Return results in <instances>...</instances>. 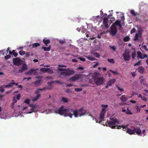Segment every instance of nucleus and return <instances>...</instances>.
<instances>
[{
	"mask_svg": "<svg viewBox=\"0 0 148 148\" xmlns=\"http://www.w3.org/2000/svg\"><path fill=\"white\" fill-rule=\"evenodd\" d=\"M55 112L56 114H58L60 115H63L65 116H69L71 118H72L73 115L75 117H77L78 115L79 116L82 115H84L85 113H83L81 114H78L77 111V110H75L73 109H67L64 108V106H62L58 109L55 111Z\"/></svg>",
	"mask_w": 148,
	"mask_h": 148,
	"instance_id": "obj_1",
	"label": "nucleus"
},
{
	"mask_svg": "<svg viewBox=\"0 0 148 148\" xmlns=\"http://www.w3.org/2000/svg\"><path fill=\"white\" fill-rule=\"evenodd\" d=\"M99 73H94L92 75L93 78L96 84L97 85L103 84L105 82V79L102 77H99Z\"/></svg>",
	"mask_w": 148,
	"mask_h": 148,
	"instance_id": "obj_2",
	"label": "nucleus"
},
{
	"mask_svg": "<svg viewBox=\"0 0 148 148\" xmlns=\"http://www.w3.org/2000/svg\"><path fill=\"white\" fill-rule=\"evenodd\" d=\"M110 121L108 122L107 121L106 123V124L110 127L112 129H117L118 127V125L113 126L116 124H119V123L116 119H114L113 118H110Z\"/></svg>",
	"mask_w": 148,
	"mask_h": 148,
	"instance_id": "obj_3",
	"label": "nucleus"
},
{
	"mask_svg": "<svg viewBox=\"0 0 148 148\" xmlns=\"http://www.w3.org/2000/svg\"><path fill=\"white\" fill-rule=\"evenodd\" d=\"M65 71L61 72L60 73V75H63L64 77H67L72 75L75 73V72L73 69H70L69 68L65 70Z\"/></svg>",
	"mask_w": 148,
	"mask_h": 148,
	"instance_id": "obj_4",
	"label": "nucleus"
},
{
	"mask_svg": "<svg viewBox=\"0 0 148 148\" xmlns=\"http://www.w3.org/2000/svg\"><path fill=\"white\" fill-rule=\"evenodd\" d=\"M122 56L125 61H129L130 59V56L128 52L125 51L123 54Z\"/></svg>",
	"mask_w": 148,
	"mask_h": 148,
	"instance_id": "obj_5",
	"label": "nucleus"
},
{
	"mask_svg": "<svg viewBox=\"0 0 148 148\" xmlns=\"http://www.w3.org/2000/svg\"><path fill=\"white\" fill-rule=\"evenodd\" d=\"M14 64L17 66H19L20 64L21 60L18 58H14L13 59Z\"/></svg>",
	"mask_w": 148,
	"mask_h": 148,
	"instance_id": "obj_6",
	"label": "nucleus"
},
{
	"mask_svg": "<svg viewBox=\"0 0 148 148\" xmlns=\"http://www.w3.org/2000/svg\"><path fill=\"white\" fill-rule=\"evenodd\" d=\"M111 32L112 35L114 36L116 33L117 32V28L116 26L112 25L110 27Z\"/></svg>",
	"mask_w": 148,
	"mask_h": 148,
	"instance_id": "obj_7",
	"label": "nucleus"
},
{
	"mask_svg": "<svg viewBox=\"0 0 148 148\" xmlns=\"http://www.w3.org/2000/svg\"><path fill=\"white\" fill-rule=\"evenodd\" d=\"M138 57L141 59H144L145 58H147L148 57V55L145 53H144L143 55L140 52H138Z\"/></svg>",
	"mask_w": 148,
	"mask_h": 148,
	"instance_id": "obj_8",
	"label": "nucleus"
},
{
	"mask_svg": "<svg viewBox=\"0 0 148 148\" xmlns=\"http://www.w3.org/2000/svg\"><path fill=\"white\" fill-rule=\"evenodd\" d=\"M135 127H131V129H128L127 130V132L130 134H134L135 133Z\"/></svg>",
	"mask_w": 148,
	"mask_h": 148,
	"instance_id": "obj_9",
	"label": "nucleus"
},
{
	"mask_svg": "<svg viewBox=\"0 0 148 148\" xmlns=\"http://www.w3.org/2000/svg\"><path fill=\"white\" fill-rule=\"evenodd\" d=\"M36 70L35 69H31L29 71L27 72L26 73V75H35L36 73Z\"/></svg>",
	"mask_w": 148,
	"mask_h": 148,
	"instance_id": "obj_10",
	"label": "nucleus"
},
{
	"mask_svg": "<svg viewBox=\"0 0 148 148\" xmlns=\"http://www.w3.org/2000/svg\"><path fill=\"white\" fill-rule=\"evenodd\" d=\"M27 70V67L26 64H23L22 66V67L18 71V73H21L23 72L25 70Z\"/></svg>",
	"mask_w": 148,
	"mask_h": 148,
	"instance_id": "obj_11",
	"label": "nucleus"
},
{
	"mask_svg": "<svg viewBox=\"0 0 148 148\" xmlns=\"http://www.w3.org/2000/svg\"><path fill=\"white\" fill-rule=\"evenodd\" d=\"M41 81H42L41 80H38L33 82L32 83L35 86L38 87L40 85Z\"/></svg>",
	"mask_w": 148,
	"mask_h": 148,
	"instance_id": "obj_12",
	"label": "nucleus"
},
{
	"mask_svg": "<svg viewBox=\"0 0 148 148\" xmlns=\"http://www.w3.org/2000/svg\"><path fill=\"white\" fill-rule=\"evenodd\" d=\"M79 77L78 75H76L72 77L70 79V80L71 82H74L76 80L78 79Z\"/></svg>",
	"mask_w": 148,
	"mask_h": 148,
	"instance_id": "obj_13",
	"label": "nucleus"
},
{
	"mask_svg": "<svg viewBox=\"0 0 148 148\" xmlns=\"http://www.w3.org/2000/svg\"><path fill=\"white\" fill-rule=\"evenodd\" d=\"M108 19L107 17H104L103 19V23L105 27L107 28L108 27Z\"/></svg>",
	"mask_w": 148,
	"mask_h": 148,
	"instance_id": "obj_14",
	"label": "nucleus"
},
{
	"mask_svg": "<svg viewBox=\"0 0 148 148\" xmlns=\"http://www.w3.org/2000/svg\"><path fill=\"white\" fill-rule=\"evenodd\" d=\"M135 133H136L138 135H140L141 134V131L140 128L139 127H135Z\"/></svg>",
	"mask_w": 148,
	"mask_h": 148,
	"instance_id": "obj_15",
	"label": "nucleus"
},
{
	"mask_svg": "<svg viewBox=\"0 0 148 148\" xmlns=\"http://www.w3.org/2000/svg\"><path fill=\"white\" fill-rule=\"evenodd\" d=\"M115 79H111L108 82V85L109 86H111L112 84H114L116 82Z\"/></svg>",
	"mask_w": 148,
	"mask_h": 148,
	"instance_id": "obj_16",
	"label": "nucleus"
},
{
	"mask_svg": "<svg viewBox=\"0 0 148 148\" xmlns=\"http://www.w3.org/2000/svg\"><path fill=\"white\" fill-rule=\"evenodd\" d=\"M40 44L38 43H35L32 45H30L29 47H32V48L40 46Z\"/></svg>",
	"mask_w": 148,
	"mask_h": 148,
	"instance_id": "obj_17",
	"label": "nucleus"
},
{
	"mask_svg": "<svg viewBox=\"0 0 148 148\" xmlns=\"http://www.w3.org/2000/svg\"><path fill=\"white\" fill-rule=\"evenodd\" d=\"M105 112H101L99 119L101 121H102L104 119Z\"/></svg>",
	"mask_w": 148,
	"mask_h": 148,
	"instance_id": "obj_18",
	"label": "nucleus"
},
{
	"mask_svg": "<svg viewBox=\"0 0 148 148\" xmlns=\"http://www.w3.org/2000/svg\"><path fill=\"white\" fill-rule=\"evenodd\" d=\"M41 49H43L45 51H50L51 49V45H50L49 47H43Z\"/></svg>",
	"mask_w": 148,
	"mask_h": 148,
	"instance_id": "obj_19",
	"label": "nucleus"
},
{
	"mask_svg": "<svg viewBox=\"0 0 148 148\" xmlns=\"http://www.w3.org/2000/svg\"><path fill=\"white\" fill-rule=\"evenodd\" d=\"M137 70L140 73H143L144 71V68L142 66L139 67Z\"/></svg>",
	"mask_w": 148,
	"mask_h": 148,
	"instance_id": "obj_20",
	"label": "nucleus"
},
{
	"mask_svg": "<svg viewBox=\"0 0 148 148\" xmlns=\"http://www.w3.org/2000/svg\"><path fill=\"white\" fill-rule=\"evenodd\" d=\"M101 106L103 107V108L102 109L101 112H103L105 113V112H106L105 110L107 108V107H108V105H105L102 104L101 105Z\"/></svg>",
	"mask_w": 148,
	"mask_h": 148,
	"instance_id": "obj_21",
	"label": "nucleus"
},
{
	"mask_svg": "<svg viewBox=\"0 0 148 148\" xmlns=\"http://www.w3.org/2000/svg\"><path fill=\"white\" fill-rule=\"evenodd\" d=\"M121 23V21L116 20L112 24V25L114 26H116V25L119 26Z\"/></svg>",
	"mask_w": 148,
	"mask_h": 148,
	"instance_id": "obj_22",
	"label": "nucleus"
},
{
	"mask_svg": "<svg viewBox=\"0 0 148 148\" xmlns=\"http://www.w3.org/2000/svg\"><path fill=\"white\" fill-rule=\"evenodd\" d=\"M40 96V94H38L36 97H33L32 99V101H36L38 99Z\"/></svg>",
	"mask_w": 148,
	"mask_h": 148,
	"instance_id": "obj_23",
	"label": "nucleus"
},
{
	"mask_svg": "<svg viewBox=\"0 0 148 148\" xmlns=\"http://www.w3.org/2000/svg\"><path fill=\"white\" fill-rule=\"evenodd\" d=\"M127 99L125 96V95H124L122 96L121 97V100L123 102H125L127 100Z\"/></svg>",
	"mask_w": 148,
	"mask_h": 148,
	"instance_id": "obj_24",
	"label": "nucleus"
},
{
	"mask_svg": "<svg viewBox=\"0 0 148 148\" xmlns=\"http://www.w3.org/2000/svg\"><path fill=\"white\" fill-rule=\"evenodd\" d=\"M130 13L134 16H136L137 15H139V14L137 12H135V11L133 10H131Z\"/></svg>",
	"mask_w": 148,
	"mask_h": 148,
	"instance_id": "obj_25",
	"label": "nucleus"
},
{
	"mask_svg": "<svg viewBox=\"0 0 148 148\" xmlns=\"http://www.w3.org/2000/svg\"><path fill=\"white\" fill-rule=\"evenodd\" d=\"M43 42L46 46H47V45L48 44H49L50 42V41L49 40H45V39H43Z\"/></svg>",
	"mask_w": 148,
	"mask_h": 148,
	"instance_id": "obj_26",
	"label": "nucleus"
},
{
	"mask_svg": "<svg viewBox=\"0 0 148 148\" xmlns=\"http://www.w3.org/2000/svg\"><path fill=\"white\" fill-rule=\"evenodd\" d=\"M140 83L143 85H145V79L143 77V76L141 77H140Z\"/></svg>",
	"mask_w": 148,
	"mask_h": 148,
	"instance_id": "obj_27",
	"label": "nucleus"
},
{
	"mask_svg": "<svg viewBox=\"0 0 148 148\" xmlns=\"http://www.w3.org/2000/svg\"><path fill=\"white\" fill-rule=\"evenodd\" d=\"M86 58L90 60H96V59L94 57H92V56H86Z\"/></svg>",
	"mask_w": 148,
	"mask_h": 148,
	"instance_id": "obj_28",
	"label": "nucleus"
},
{
	"mask_svg": "<svg viewBox=\"0 0 148 148\" xmlns=\"http://www.w3.org/2000/svg\"><path fill=\"white\" fill-rule=\"evenodd\" d=\"M12 82L10 83L9 84L6 85H4L3 86L5 88H10L12 87Z\"/></svg>",
	"mask_w": 148,
	"mask_h": 148,
	"instance_id": "obj_29",
	"label": "nucleus"
},
{
	"mask_svg": "<svg viewBox=\"0 0 148 148\" xmlns=\"http://www.w3.org/2000/svg\"><path fill=\"white\" fill-rule=\"evenodd\" d=\"M121 127H122L123 128V130L124 131H125V130H126V127L125 126H123V125H119L118 126V127H117V129H120Z\"/></svg>",
	"mask_w": 148,
	"mask_h": 148,
	"instance_id": "obj_30",
	"label": "nucleus"
},
{
	"mask_svg": "<svg viewBox=\"0 0 148 148\" xmlns=\"http://www.w3.org/2000/svg\"><path fill=\"white\" fill-rule=\"evenodd\" d=\"M141 48L142 49H141L142 51H143V50H145L146 51H148V49L147 48L146 46L145 45H142L141 47Z\"/></svg>",
	"mask_w": 148,
	"mask_h": 148,
	"instance_id": "obj_31",
	"label": "nucleus"
},
{
	"mask_svg": "<svg viewBox=\"0 0 148 148\" xmlns=\"http://www.w3.org/2000/svg\"><path fill=\"white\" fill-rule=\"evenodd\" d=\"M48 69L47 70V72L48 73L52 74L54 72L52 69H51L50 68H48Z\"/></svg>",
	"mask_w": 148,
	"mask_h": 148,
	"instance_id": "obj_32",
	"label": "nucleus"
},
{
	"mask_svg": "<svg viewBox=\"0 0 148 148\" xmlns=\"http://www.w3.org/2000/svg\"><path fill=\"white\" fill-rule=\"evenodd\" d=\"M48 69V68H42L40 69V70L41 71L43 72H47V70Z\"/></svg>",
	"mask_w": 148,
	"mask_h": 148,
	"instance_id": "obj_33",
	"label": "nucleus"
},
{
	"mask_svg": "<svg viewBox=\"0 0 148 148\" xmlns=\"http://www.w3.org/2000/svg\"><path fill=\"white\" fill-rule=\"evenodd\" d=\"M130 39V37L128 36H127L125 37L123 39V40L125 42H127Z\"/></svg>",
	"mask_w": 148,
	"mask_h": 148,
	"instance_id": "obj_34",
	"label": "nucleus"
},
{
	"mask_svg": "<svg viewBox=\"0 0 148 148\" xmlns=\"http://www.w3.org/2000/svg\"><path fill=\"white\" fill-rule=\"evenodd\" d=\"M139 34L136 33L135 34L134 38V40L135 41H136V40H137L138 39V36H139Z\"/></svg>",
	"mask_w": 148,
	"mask_h": 148,
	"instance_id": "obj_35",
	"label": "nucleus"
},
{
	"mask_svg": "<svg viewBox=\"0 0 148 148\" xmlns=\"http://www.w3.org/2000/svg\"><path fill=\"white\" fill-rule=\"evenodd\" d=\"M19 54L21 56L24 55L25 53V52L23 50L20 51L19 52Z\"/></svg>",
	"mask_w": 148,
	"mask_h": 148,
	"instance_id": "obj_36",
	"label": "nucleus"
},
{
	"mask_svg": "<svg viewBox=\"0 0 148 148\" xmlns=\"http://www.w3.org/2000/svg\"><path fill=\"white\" fill-rule=\"evenodd\" d=\"M62 101L66 103L68 102V100L66 98L63 97L62 99Z\"/></svg>",
	"mask_w": 148,
	"mask_h": 148,
	"instance_id": "obj_37",
	"label": "nucleus"
},
{
	"mask_svg": "<svg viewBox=\"0 0 148 148\" xmlns=\"http://www.w3.org/2000/svg\"><path fill=\"white\" fill-rule=\"evenodd\" d=\"M125 113H126V114H132V113L131 112L130 110H129L128 108L127 109Z\"/></svg>",
	"mask_w": 148,
	"mask_h": 148,
	"instance_id": "obj_38",
	"label": "nucleus"
},
{
	"mask_svg": "<svg viewBox=\"0 0 148 148\" xmlns=\"http://www.w3.org/2000/svg\"><path fill=\"white\" fill-rule=\"evenodd\" d=\"M29 106L32 108L31 110H33L36 107V105H33L32 104L29 105Z\"/></svg>",
	"mask_w": 148,
	"mask_h": 148,
	"instance_id": "obj_39",
	"label": "nucleus"
},
{
	"mask_svg": "<svg viewBox=\"0 0 148 148\" xmlns=\"http://www.w3.org/2000/svg\"><path fill=\"white\" fill-rule=\"evenodd\" d=\"M108 61L110 63H114L115 62V61L113 59H108Z\"/></svg>",
	"mask_w": 148,
	"mask_h": 148,
	"instance_id": "obj_40",
	"label": "nucleus"
},
{
	"mask_svg": "<svg viewBox=\"0 0 148 148\" xmlns=\"http://www.w3.org/2000/svg\"><path fill=\"white\" fill-rule=\"evenodd\" d=\"M92 54L97 58H99L100 56V55L97 52L93 53Z\"/></svg>",
	"mask_w": 148,
	"mask_h": 148,
	"instance_id": "obj_41",
	"label": "nucleus"
},
{
	"mask_svg": "<svg viewBox=\"0 0 148 148\" xmlns=\"http://www.w3.org/2000/svg\"><path fill=\"white\" fill-rule=\"evenodd\" d=\"M53 82H56V83H57L59 84H63V82H60V81H58V80H56L54 81H52L51 82V83H53Z\"/></svg>",
	"mask_w": 148,
	"mask_h": 148,
	"instance_id": "obj_42",
	"label": "nucleus"
},
{
	"mask_svg": "<svg viewBox=\"0 0 148 148\" xmlns=\"http://www.w3.org/2000/svg\"><path fill=\"white\" fill-rule=\"evenodd\" d=\"M44 88L41 89L40 88H37V90H36L35 93L38 95V93L39 92V90H42Z\"/></svg>",
	"mask_w": 148,
	"mask_h": 148,
	"instance_id": "obj_43",
	"label": "nucleus"
},
{
	"mask_svg": "<svg viewBox=\"0 0 148 148\" xmlns=\"http://www.w3.org/2000/svg\"><path fill=\"white\" fill-rule=\"evenodd\" d=\"M13 54L14 56L16 57L18 55L17 53L15 52V50H12Z\"/></svg>",
	"mask_w": 148,
	"mask_h": 148,
	"instance_id": "obj_44",
	"label": "nucleus"
},
{
	"mask_svg": "<svg viewBox=\"0 0 148 148\" xmlns=\"http://www.w3.org/2000/svg\"><path fill=\"white\" fill-rule=\"evenodd\" d=\"M136 53L135 52V51H134L132 53V58L133 59H134L136 57Z\"/></svg>",
	"mask_w": 148,
	"mask_h": 148,
	"instance_id": "obj_45",
	"label": "nucleus"
},
{
	"mask_svg": "<svg viewBox=\"0 0 148 148\" xmlns=\"http://www.w3.org/2000/svg\"><path fill=\"white\" fill-rule=\"evenodd\" d=\"M11 56L10 55H7L5 56V60H8L10 58Z\"/></svg>",
	"mask_w": 148,
	"mask_h": 148,
	"instance_id": "obj_46",
	"label": "nucleus"
},
{
	"mask_svg": "<svg viewBox=\"0 0 148 148\" xmlns=\"http://www.w3.org/2000/svg\"><path fill=\"white\" fill-rule=\"evenodd\" d=\"M24 102L27 104H29L30 103V100L29 99H27Z\"/></svg>",
	"mask_w": 148,
	"mask_h": 148,
	"instance_id": "obj_47",
	"label": "nucleus"
},
{
	"mask_svg": "<svg viewBox=\"0 0 148 148\" xmlns=\"http://www.w3.org/2000/svg\"><path fill=\"white\" fill-rule=\"evenodd\" d=\"M59 42L60 44L62 45L64 44L66 42L64 40H59Z\"/></svg>",
	"mask_w": 148,
	"mask_h": 148,
	"instance_id": "obj_48",
	"label": "nucleus"
},
{
	"mask_svg": "<svg viewBox=\"0 0 148 148\" xmlns=\"http://www.w3.org/2000/svg\"><path fill=\"white\" fill-rule=\"evenodd\" d=\"M136 31V29L135 28H133L131 31L130 33L132 34L133 33H135Z\"/></svg>",
	"mask_w": 148,
	"mask_h": 148,
	"instance_id": "obj_49",
	"label": "nucleus"
},
{
	"mask_svg": "<svg viewBox=\"0 0 148 148\" xmlns=\"http://www.w3.org/2000/svg\"><path fill=\"white\" fill-rule=\"evenodd\" d=\"M75 90L77 92H80L82 90V89L81 88H75Z\"/></svg>",
	"mask_w": 148,
	"mask_h": 148,
	"instance_id": "obj_50",
	"label": "nucleus"
},
{
	"mask_svg": "<svg viewBox=\"0 0 148 148\" xmlns=\"http://www.w3.org/2000/svg\"><path fill=\"white\" fill-rule=\"evenodd\" d=\"M66 69H66V68L64 69V68H58V70L60 71H64L66 70Z\"/></svg>",
	"mask_w": 148,
	"mask_h": 148,
	"instance_id": "obj_51",
	"label": "nucleus"
},
{
	"mask_svg": "<svg viewBox=\"0 0 148 148\" xmlns=\"http://www.w3.org/2000/svg\"><path fill=\"white\" fill-rule=\"evenodd\" d=\"M116 87L117 88L118 90L121 92H123L124 91L123 89L122 88H121L119 86H117Z\"/></svg>",
	"mask_w": 148,
	"mask_h": 148,
	"instance_id": "obj_52",
	"label": "nucleus"
},
{
	"mask_svg": "<svg viewBox=\"0 0 148 148\" xmlns=\"http://www.w3.org/2000/svg\"><path fill=\"white\" fill-rule=\"evenodd\" d=\"M12 101L13 102L12 103H15L17 102V100H16V98L15 97H14L13 98Z\"/></svg>",
	"mask_w": 148,
	"mask_h": 148,
	"instance_id": "obj_53",
	"label": "nucleus"
},
{
	"mask_svg": "<svg viewBox=\"0 0 148 148\" xmlns=\"http://www.w3.org/2000/svg\"><path fill=\"white\" fill-rule=\"evenodd\" d=\"M109 47L112 49L114 51H116V49L114 46H109Z\"/></svg>",
	"mask_w": 148,
	"mask_h": 148,
	"instance_id": "obj_54",
	"label": "nucleus"
},
{
	"mask_svg": "<svg viewBox=\"0 0 148 148\" xmlns=\"http://www.w3.org/2000/svg\"><path fill=\"white\" fill-rule=\"evenodd\" d=\"M144 91L145 92V93H144V95H148V90L145 89L144 90Z\"/></svg>",
	"mask_w": 148,
	"mask_h": 148,
	"instance_id": "obj_55",
	"label": "nucleus"
},
{
	"mask_svg": "<svg viewBox=\"0 0 148 148\" xmlns=\"http://www.w3.org/2000/svg\"><path fill=\"white\" fill-rule=\"evenodd\" d=\"M94 63H95V64H94L93 65V67L94 68L95 67L99 65V63L98 62H97L96 63L95 62Z\"/></svg>",
	"mask_w": 148,
	"mask_h": 148,
	"instance_id": "obj_56",
	"label": "nucleus"
},
{
	"mask_svg": "<svg viewBox=\"0 0 148 148\" xmlns=\"http://www.w3.org/2000/svg\"><path fill=\"white\" fill-rule=\"evenodd\" d=\"M140 61H138V62H136L134 64V66H136L138 65H139L140 64Z\"/></svg>",
	"mask_w": 148,
	"mask_h": 148,
	"instance_id": "obj_57",
	"label": "nucleus"
},
{
	"mask_svg": "<svg viewBox=\"0 0 148 148\" xmlns=\"http://www.w3.org/2000/svg\"><path fill=\"white\" fill-rule=\"evenodd\" d=\"M14 81L13 80H12L11 81L12 82V85L14 84V85H15L16 86H18V83H16L15 82H14Z\"/></svg>",
	"mask_w": 148,
	"mask_h": 148,
	"instance_id": "obj_58",
	"label": "nucleus"
},
{
	"mask_svg": "<svg viewBox=\"0 0 148 148\" xmlns=\"http://www.w3.org/2000/svg\"><path fill=\"white\" fill-rule=\"evenodd\" d=\"M140 109H141V108L140 107L138 106H137L136 110L137 111H138V112H140Z\"/></svg>",
	"mask_w": 148,
	"mask_h": 148,
	"instance_id": "obj_59",
	"label": "nucleus"
},
{
	"mask_svg": "<svg viewBox=\"0 0 148 148\" xmlns=\"http://www.w3.org/2000/svg\"><path fill=\"white\" fill-rule=\"evenodd\" d=\"M25 56L27 57H28L29 56H30V53L27 52L26 53H25Z\"/></svg>",
	"mask_w": 148,
	"mask_h": 148,
	"instance_id": "obj_60",
	"label": "nucleus"
},
{
	"mask_svg": "<svg viewBox=\"0 0 148 148\" xmlns=\"http://www.w3.org/2000/svg\"><path fill=\"white\" fill-rule=\"evenodd\" d=\"M141 99L145 101H146L147 100V99L146 98L144 97H143Z\"/></svg>",
	"mask_w": 148,
	"mask_h": 148,
	"instance_id": "obj_61",
	"label": "nucleus"
},
{
	"mask_svg": "<svg viewBox=\"0 0 148 148\" xmlns=\"http://www.w3.org/2000/svg\"><path fill=\"white\" fill-rule=\"evenodd\" d=\"M20 97L21 95L20 94L17 95L16 96V98L18 100H19L20 98Z\"/></svg>",
	"mask_w": 148,
	"mask_h": 148,
	"instance_id": "obj_62",
	"label": "nucleus"
},
{
	"mask_svg": "<svg viewBox=\"0 0 148 148\" xmlns=\"http://www.w3.org/2000/svg\"><path fill=\"white\" fill-rule=\"evenodd\" d=\"M14 104H15V103H12L11 105L10 106V107H11V108L13 109L14 108Z\"/></svg>",
	"mask_w": 148,
	"mask_h": 148,
	"instance_id": "obj_63",
	"label": "nucleus"
},
{
	"mask_svg": "<svg viewBox=\"0 0 148 148\" xmlns=\"http://www.w3.org/2000/svg\"><path fill=\"white\" fill-rule=\"evenodd\" d=\"M4 91V89L3 88V87L1 86L0 87V91L3 92Z\"/></svg>",
	"mask_w": 148,
	"mask_h": 148,
	"instance_id": "obj_64",
	"label": "nucleus"
}]
</instances>
